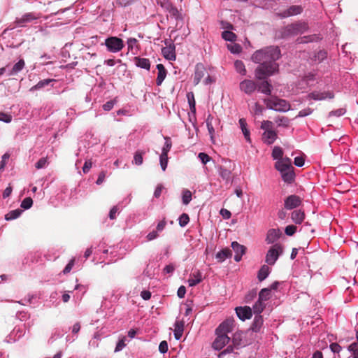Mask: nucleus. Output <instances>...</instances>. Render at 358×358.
<instances>
[{"instance_id": "obj_17", "label": "nucleus", "mask_w": 358, "mask_h": 358, "mask_svg": "<svg viewBox=\"0 0 358 358\" xmlns=\"http://www.w3.org/2000/svg\"><path fill=\"white\" fill-rule=\"evenodd\" d=\"M206 73V70L203 64H197L196 65L194 76V83L195 85H197L200 83L201 79L204 77Z\"/></svg>"}, {"instance_id": "obj_53", "label": "nucleus", "mask_w": 358, "mask_h": 358, "mask_svg": "<svg viewBox=\"0 0 358 358\" xmlns=\"http://www.w3.org/2000/svg\"><path fill=\"white\" fill-rule=\"evenodd\" d=\"M257 296V290L252 289L245 296V301L246 303H250Z\"/></svg>"}, {"instance_id": "obj_22", "label": "nucleus", "mask_w": 358, "mask_h": 358, "mask_svg": "<svg viewBox=\"0 0 358 358\" xmlns=\"http://www.w3.org/2000/svg\"><path fill=\"white\" fill-rule=\"evenodd\" d=\"M232 252L228 248H224L216 254V259L217 262L221 263L223 262L227 258L231 257Z\"/></svg>"}, {"instance_id": "obj_5", "label": "nucleus", "mask_w": 358, "mask_h": 358, "mask_svg": "<svg viewBox=\"0 0 358 358\" xmlns=\"http://www.w3.org/2000/svg\"><path fill=\"white\" fill-rule=\"evenodd\" d=\"M105 45L108 51L113 53L120 52L124 47L122 39L116 36H110L107 38L105 40Z\"/></svg>"}, {"instance_id": "obj_42", "label": "nucleus", "mask_w": 358, "mask_h": 358, "mask_svg": "<svg viewBox=\"0 0 358 358\" xmlns=\"http://www.w3.org/2000/svg\"><path fill=\"white\" fill-rule=\"evenodd\" d=\"M219 173L223 180H226L227 182L230 180L231 173L229 169L220 167L219 169Z\"/></svg>"}, {"instance_id": "obj_54", "label": "nucleus", "mask_w": 358, "mask_h": 358, "mask_svg": "<svg viewBox=\"0 0 358 358\" xmlns=\"http://www.w3.org/2000/svg\"><path fill=\"white\" fill-rule=\"evenodd\" d=\"M327 56V53L324 50H319L315 55V60L322 62L323 61Z\"/></svg>"}, {"instance_id": "obj_38", "label": "nucleus", "mask_w": 358, "mask_h": 358, "mask_svg": "<svg viewBox=\"0 0 358 358\" xmlns=\"http://www.w3.org/2000/svg\"><path fill=\"white\" fill-rule=\"evenodd\" d=\"M222 38L227 41L234 42L236 40V35L230 31H224L222 33Z\"/></svg>"}, {"instance_id": "obj_52", "label": "nucleus", "mask_w": 358, "mask_h": 358, "mask_svg": "<svg viewBox=\"0 0 358 358\" xmlns=\"http://www.w3.org/2000/svg\"><path fill=\"white\" fill-rule=\"evenodd\" d=\"M52 80L51 79H45L43 80L39 81L36 85H34L32 89L34 90H40L45 86L48 85L50 82H52Z\"/></svg>"}, {"instance_id": "obj_33", "label": "nucleus", "mask_w": 358, "mask_h": 358, "mask_svg": "<svg viewBox=\"0 0 358 358\" xmlns=\"http://www.w3.org/2000/svg\"><path fill=\"white\" fill-rule=\"evenodd\" d=\"M271 295V289L264 288L259 293V299L264 302L270 299Z\"/></svg>"}, {"instance_id": "obj_58", "label": "nucleus", "mask_w": 358, "mask_h": 358, "mask_svg": "<svg viewBox=\"0 0 358 358\" xmlns=\"http://www.w3.org/2000/svg\"><path fill=\"white\" fill-rule=\"evenodd\" d=\"M275 163H280V165H283L285 167L292 166V161L289 157H282L280 160L277 161Z\"/></svg>"}, {"instance_id": "obj_15", "label": "nucleus", "mask_w": 358, "mask_h": 358, "mask_svg": "<svg viewBox=\"0 0 358 358\" xmlns=\"http://www.w3.org/2000/svg\"><path fill=\"white\" fill-rule=\"evenodd\" d=\"M236 313L238 318L243 321L251 318L252 315V308L249 306L237 307Z\"/></svg>"}, {"instance_id": "obj_19", "label": "nucleus", "mask_w": 358, "mask_h": 358, "mask_svg": "<svg viewBox=\"0 0 358 358\" xmlns=\"http://www.w3.org/2000/svg\"><path fill=\"white\" fill-rule=\"evenodd\" d=\"M203 280L202 273L199 270H197L190 275L188 280L189 287H194L200 283Z\"/></svg>"}, {"instance_id": "obj_31", "label": "nucleus", "mask_w": 358, "mask_h": 358, "mask_svg": "<svg viewBox=\"0 0 358 358\" xmlns=\"http://www.w3.org/2000/svg\"><path fill=\"white\" fill-rule=\"evenodd\" d=\"M166 8L171 17L175 18L176 20H178L180 17L178 10L172 4L168 3Z\"/></svg>"}, {"instance_id": "obj_32", "label": "nucleus", "mask_w": 358, "mask_h": 358, "mask_svg": "<svg viewBox=\"0 0 358 358\" xmlns=\"http://www.w3.org/2000/svg\"><path fill=\"white\" fill-rule=\"evenodd\" d=\"M318 38V37L316 35H310V36H305L303 37H299L296 39V43L299 44L301 43H307L309 42H313L314 41H316Z\"/></svg>"}, {"instance_id": "obj_7", "label": "nucleus", "mask_w": 358, "mask_h": 358, "mask_svg": "<svg viewBox=\"0 0 358 358\" xmlns=\"http://www.w3.org/2000/svg\"><path fill=\"white\" fill-rule=\"evenodd\" d=\"M235 321L232 318H228L223 321L215 329V334L227 335L234 330Z\"/></svg>"}, {"instance_id": "obj_21", "label": "nucleus", "mask_w": 358, "mask_h": 358, "mask_svg": "<svg viewBox=\"0 0 358 358\" xmlns=\"http://www.w3.org/2000/svg\"><path fill=\"white\" fill-rule=\"evenodd\" d=\"M185 322L183 321H176L174 324V337L176 340H180L184 331Z\"/></svg>"}, {"instance_id": "obj_57", "label": "nucleus", "mask_w": 358, "mask_h": 358, "mask_svg": "<svg viewBox=\"0 0 358 358\" xmlns=\"http://www.w3.org/2000/svg\"><path fill=\"white\" fill-rule=\"evenodd\" d=\"M0 121L10 123L12 121V115L8 113L0 112Z\"/></svg>"}, {"instance_id": "obj_63", "label": "nucleus", "mask_w": 358, "mask_h": 358, "mask_svg": "<svg viewBox=\"0 0 358 358\" xmlns=\"http://www.w3.org/2000/svg\"><path fill=\"white\" fill-rule=\"evenodd\" d=\"M168 343L166 341H163L159 343V351L161 353H166L168 351Z\"/></svg>"}, {"instance_id": "obj_60", "label": "nucleus", "mask_w": 358, "mask_h": 358, "mask_svg": "<svg viewBox=\"0 0 358 358\" xmlns=\"http://www.w3.org/2000/svg\"><path fill=\"white\" fill-rule=\"evenodd\" d=\"M198 157L203 164H206L211 159L209 155L204 152H200L198 155Z\"/></svg>"}, {"instance_id": "obj_48", "label": "nucleus", "mask_w": 358, "mask_h": 358, "mask_svg": "<svg viewBox=\"0 0 358 358\" xmlns=\"http://www.w3.org/2000/svg\"><path fill=\"white\" fill-rule=\"evenodd\" d=\"M165 143L162 148V153H165V155H168V152L170 151L171 147H172V142L171 141V138L169 137H165Z\"/></svg>"}, {"instance_id": "obj_41", "label": "nucleus", "mask_w": 358, "mask_h": 358, "mask_svg": "<svg viewBox=\"0 0 358 358\" xmlns=\"http://www.w3.org/2000/svg\"><path fill=\"white\" fill-rule=\"evenodd\" d=\"M233 345L238 348L242 345V335L240 333H235L232 337Z\"/></svg>"}, {"instance_id": "obj_35", "label": "nucleus", "mask_w": 358, "mask_h": 358, "mask_svg": "<svg viewBox=\"0 0 358 358\" xmlns=\"http://www.w3.org/2000/svg\"><path fill=\"white\" fill-rule=\"evenodd\" d=\"M234 66H235V69H236V71L243 75V76H245L246 74V69H245V65L243 64V62L241 60H236L235 62H234Z\"/></svg>"}, {"instance_id": "obj_39", "label": "nucleus", "mask_w": 358, "mask_h": 358, "mask_svg": "<svg viewBox=\"0 0 358 358\" xmlns=\"http://www.w3.org/2000/svg\"><path fill=\"white\" fill-rule=\"evenodd\" d=\"M272 157L274 159L280 160L283 157L282 149L279 146H275L272 151Z\"/></svg>"}, {"instance_id": "obj_23", "label": "nucleus", "mask_w": 358, "mask_h": 358, "mask_svg": "<svg viewBox=\"0 0 358 358\" xmlns=\"http://www.w3.org/2000/svg\"><path fill=\"white\" fill-rule=\"evenodd\" d=\"M239 124H240V127L242 130V132L244 135V137L245 138V140L250 143L251 142V138H250V131L249 129H248V124L246 122V120L244 118H241L239 120Z\"/></svg>"}, {"instance_id": "obj_2", "label": "nucleus", "mask_w": 358, "mask_h": 358, "mask_svg": "<svg viewBox=\"0 0 358 358\" xmlns=\"http://www.w3.org/2000/svg\"><path fill=\"white\" fill-rule=\"evenodd\" d=\"M308 25L306 22L296 21L287 24L280 30V36L283 38H290L299 34H302L308 30Z\"/></svg>"}, {"instance_id": "obj_46", "label": "nucleus", "mask_w": 358, "mask_h": 358, "mask_svg": "<svg viewBox=\"0 0 358 358\" xmlns=\"http://www.w3.org/2000/svg\"><path fill=\"white\" fill-rule=\"evenodd\" d=\"M261 129L264 131H275L273 129V123L269 120H264L262 122Z\"/></svg>"}, {"instance_id": "obj_40", "label": "nucleus", "mask_w": 358, "mask_h": 358, "mask_svg": "<svg viewBox=\"0 0 358 358\" xmlns=\"http://www.w3.org/2000/svg\"><path fill=\"white\" fill-rule=\"evenodd\" d=\"M144 154H145V152L143 151H141V150H137L135 152L134 157V163L136 165L139 166L143 164V156Z\"/></svg>"}, {"instance_id": "obj_10", "label": "nucleus", "mask_w": 358, "mask_h": 358, "mask_svg": "<svg viewBox=\"0 0 358 358\" xmlns=\"http://www.w3.org/2000/svg\"><path fill=\"white\" fill-rule=\"evenodd\" d=\"M216 338L213 343V348L216 350L222 349L230 341V338L227 335L222 334H215Z\"/></svg>"}, {"instance_id": "obj_24", "label": "nucleus", "mask_w": 358, "mask_h": 358, "mask_svg": "<svg viewBox=\"0 0 358 358\" xmlns=\"http://www.w3.org/2000/svg\"><path fill=\"white\" fill-rule=\"evenodd\" d=\"M135 64L140 68L149 70L150 68V60L147 58H141L139 57H134Z\"/></svg>"}, {"instance_id": "obj_43", "label": "nucleus", "mask_w": 358, "mask_h": 358, "mask_svg": "<svg viewBox=\"0 0 358 358\" xmlns=\"http://www.w3.org/2000/svg\"><path fill=\"white\" fill-rule=\"evenodd\" d=\"M182 199L183 204H189L192 200V192L188 189L183 190Z\"/></svg>"}, {"instance_id": "obj_62", "label": "nucleus", "mask_w": 358, "mask_h": 358, "mask_svg": "<svg viewBox=\"0 0 358 358\" xmlns=\"http://www.w3.org/2000/svg\"><path fill=\"white\" fill-rule=\"evenodd\" d=\"M345 113V109L339 108V109L331 111L329 113V117H331V116L339 117V116L343 115Z\"/></svg>"}, {"instance_id": "obj_59", "label": "nucleus", "mask_w": 358, "mask_h": 358, "mask_svg": "<svg viewBox=\"0 0 358 358\" xmlns=\"http://www.w3.org/2000/svg\"><path fill=\"white\" fill-rule=\"evenodd\" d=\"M126 337L124 336L122 339H120L118 343H117V345L115 349V352H119L122 350L126 345L125 344Z\"/></svg>"}, {"instance_id": "obj_9", "label": "nucleus", "mask_w": 358, "mask_h": 358, "mask_svg": "<svg viewBox=\"0 0 358 358\" xmlns=\"http://www.w3.org/2000/svg\"><path fill=\"white\" fill-rule=\"evenodd\" d=\"M38 18V16L36 15L35 13L30 12L27 13L22 15L20 17H17L15 20V24L17 27H24L27 23H30L32 21L37 20Z\"/></svg>"}, {"instance_id": "obj_37", "label": "nucleus", "mask_w": 358, "mask_h": 358, "mask_svg": "<svg viewBox=\"0 0 358 358\" xmlns=\"http://www.w3.org/2000/svg\"><path fill=\"white\" fill-rule=\"evenodd\" d=\"M213 117L211 115H209L206 120V125H207V128H208L209 134L210 135L211 139L213 138V136L215 134V129L213 126Z\"/></svg>"}, {"instance_id": "obj_25", "label": "nucleus", "mask_w": 358, "mask_h": 358, "mask_svg": "<svg viewBox=\"0 0 358 358\" xmlns=\"http://www.w3.org/2000/svg\"><path fill=\"white\" fill-rule=\"evenodd\" d=\"M263 322L262 316L261 315H256L251 326V329L255 332L259 331L263 324Z\"/></svg>"}, {"instance_id": "obj_45", "label": "nucleus", "mask_w": 358, "mask_h": 358, "mask_svg": "<svg viewBox=\"0 0 358 358\" xmlns=\"http://www.w3.org/2000/svg\"><path fill=\"white\" fill-rule=\"evenodd\" d=\"M228 50L234 54L240 53L242 50V47L237 43L227 45Z\"/></svg>"}, {"instance_id": "obj_18", "label": "nucleus", "mask_w": 358, "mask_h": 358, "mask_svg": "<svg viewBox=\"0 0 358 358\" xmlns=\"http://www.w3.org/2000/svg\"><path fill=\"white\" fill-rule=\"evenodd\" d=\"M277 138L278 134L275 131H266L262 134V141L268 145L273 143Z\"/></svg>"}, {"instance_id": "obj_1", "label": "nucleus", "mask_w": 358, "mask_h": 358, "mask_svg": "<svg viewBox=\"0 0 358 358\" xmlns=\"http://www.w3.org/2000/svg\"><path fill=\"white\" fill-rule=\"evenodd\" d=\"M280 50L277 46H270L257 50L252 59L260 65L255 69V77L264 80L278 71V64L275 62L280 57Z\"/></svg>"}, {"instance_id": "obj_12", "label": "nucleus", "mask_w": 358, "mask_h": 358, "mask_svg": "<svg viewBox=\"0 0 358 358\" xmlns=\"http://www.w3.org/2000/svg\"><path fill=\"white\" fill-rule=\"evenodd\" d=\"M301 203V199L299 196L290 195L287 196L284 202V206L287 210H291L299 206Z\"/></svg>"}, {"instance_id": "obj_27", "label": "nucleus", "mask_w": 358, "mask_h": 358, "mask_svg": "<svg viewBox=\"0 0 358 358\" xmlns=\"http://www.w3.org/2000/svg\"><path fill=\"white\" fill-rule=\"evenodd\" d=\"M25 66L24 60L21 59L16 64H14L11 71L9 73V76H14L21 71Z\"/></svg>"}, {"instance_id": "obj_14", "label": "nucleus", "mask_w": 358, "mask_h": 358, "mask_svg": "<svg viewBox=\"0 0 358 358\" xmlns=\"http://www.w3.org/2000/svg\"><path fill=\"white\" fill-rule=\"evenodd\" d=\"M231 248L235 252L234 260L237 262L241 260L242 256L245 253L246 248L236 241L231 243Z\"/></svg>"}, {"instance_id": "obj_30", "label": "nucleus", "mask_w": 358, "mask_h": 358, "mask_svg": "<svg viewBox=\"0 0 358 358\" xmlns=\"http://www.w3.org/2000/svg\"><path fill=\"white\" fill-rule=\"evenodd\" d=\"M266 304L264 303V302L260 301V299H258L257 301L253 306L252 310L255 314L260 315V313L264 310Z\"/></svg>"}, {"instance_id": "obj_11", "label": "nucleus", "mask_w": 358, "mask_h": 358, "mask_svg": "<svg viewBox=\"0 0 358 358\" xmlns=\"http://www.w3.org/2000/svg\"><path fill=\"white\" fill-rule=\"evenodd\" d=\"M303 11V8L299 5H294L289 7L287 9L281 13H278V15L281 18H286L290 16L301 14Z\"/></svg>"}, {"instance_id": "obj_13", "label": "nucleus", "mask_w": 358, "mask_h": 358, "mask_svg": "<svg viewBox=\"0 0 358 358\" xmlns=\"http://www.w3.org/2000/svg\"><path fill=\"white\" fill-rule=\"evenodd\" d=\"M334 94L329 91L327 92H313L308 95V98L315 101H322L326 99H333Z\"/></svg>"}, {"instance_id": "obj_64", "label": "nucleus", "mask_w": 358, "mask_h": 358, "mask_svg": "<svg viewBox=\"0 0 358 358\" xmlns=\"http://www.w3.org/2000/svg\"><path fill=\"white\" fill-rule=\"evenodd\" d=\"M10 155L8 153H5L2 156V159L0 164V171H3L4 169V167L6 164V161L9 159Z\"/></svg>"}, {"instance_id": "obj_36", "label": "nucleus", "mask_w": 358, "mask_h": 358, "mask_svg": "<svg viewBox=\"0 0 358 358\" xmlns=\"http://www.w3.org/2000/svg\"><path fill=\"white\" fill-rule=\"evenodd\" d=\"M283 181L287 183H292L294 180L295 174L294 170L289 171L281 176Z\"/></svg>"}, {"instance_id": "obj_56", "label": "nucleus", "mask_w": 358, "mask_h": 358, "mask_svg": "<svg viewBox=\"0 0 358 358\" xmlns=\"http://www.w3.org/2000/svg\"><path fill=\"white\" fill-rule=\"evenodd\" d=\"M48 164L47 157L41 158L35 164V166L37 169H41L45 168Z\"/></svg>"}, {"instance_id": "obj_20", "label": "nucleus", "mask_w": 358, "mask_h": 358, "mask_svg": "<svg viewBox=\"0 0 358 358\" xmlns=\"http://www.w3.org/2000/svg\"><path fill=\"white\" fill-rule=\"evenodd\" d=\"M157 69L158 71V73H157V78L156 79V83L158 86H159L162 85V82L164 80V79L166 76L167 71H166L165 67L164 66V65L162 64H158L157 65Z\"/></svg>"}, {"instance_id": "obj_8", "label": "nucleus", "mask_w": 358, "mask_h": 358, "mask_svg": "<svg viewBox=\"0 0 358 358\" xmlns=\"http://www.w3.org/2000/svg\"><path fill=\"white\" fill-rule=\"evenodd\" d=\"M257 88V84L248 79H245L239 83V89L243 93L251 95Z\"/></svg>"}, {"instance_id": "obj_55", "label": "nucleus", "mask_w": 358, "mask_h": 358, "mask_svg": "<svg viewBox=\"0 0 358 358\" xmlns=\"http://www.w3.org/2000/svg\"><path fill=\"white\" fill-rule=\"evenodd\" d=\"M187 98L188 99V102L189 104V107L191 110H195V100H194V96L192 92H189L187 94Z\"/></svg>"}, {"instance_id": "obj_29", "label": "nucleus", "mask_w": 358, "mask_h": 358, "mask_svg": "<svg viewBox=\"0 0 358 358\" xmlns=\"http://www.w3.org/2000/svg\"><path fill=\"white\" fill-rule=\"evenodd\" d=\"M270 273V268L267 265H263L258 271L257 278L262 282L265 280Z\"/></svg>"}, {"instance_id": "obj_3", "label": "nucleus", "mask_w": 358, "mask_h": 358, "mask_svg": "<svg viewBox=\"0 0 358 358\" xmlns=\"http://www.w3.org/2000/svg\"><path fill=\"white\" fill-rule=\"evenodd\" d=\"M264 102L268 108L279 112H286L291 108V106L287 101L279 99L277 96L264 99Z\"/></svg>"}, {"instance_id": "obj_28", "label": "nucleus", "mask_w": 358, "mask_h": 358, "mask_svg": "<svg viewBox=\"0 0 358 358\" xmlns=\"http://www.w3.org/2000/svg\"><path fill=\"white\" fill-rule=\"evenodd\" d=\"M292 220L296 224H301L305 217L304 213L301 210H294L292 213Z\"/></svg>"}, {"instance_id": "obj_34", "label": "nucleus", "mask_w": 358, "mask_h": 358, "mask_svg": "<svg viewBox=\"0 0 358 358\" xmlns=\"http://www.w3.org/2000/svg\"><path fill=\"white\" fill-rule=\"evenodd\" d=\"M22 212V210L20 209H15V210H11V211L8 212L5 215V219L6 220H15V219L17 218L21 215Z\"/></svg>"}, {"instance_id": "obj_4", "label": "nucleus", "mask_w": 358, "mask_h": 358, "mask_svg": "<svg viewBox=\"0 0 358 358\" xmlns=\"http://www.w3.org/2000/svg\"><path fill=\"white\" fill-rule=\"evenodd\" d=\"M283 252V246L280 243H275L268 250L265 262L268 265H273L279 256Z\"/></svg>"}, {"instance_id": "obj_47", "label": "nucleus", "mask_w": 358, "mask_h": 358, "mask_svg": "<svg viewBox=\"0 0 358 358\" xmlns=\"http://www.w3.org/2000/svg\"><path fill=\"white\" fill-rule=\"evenodd\" d=\"M275 168L280 173L281 176L285 173H288L289 171L294 170L293 166L285 167L283 165H280V163H275Z\"/></svg>"}, {"instance_id": "obj_44", "label": "nucleus", "mask_w": 358, "mask_h": 358, "mask_svg": "<svg viewBox=\"0 0 358 358\" xmlns=\"http://www.w3.org/2000/svg\"><path fill=\"white\" fill-rule=\"evenodd\" d=\"M275 122L277 123L278 127H287L289 126V120L287 117H278L275 119Z\"/></svg>"}, {"instance_id": "obj_50", "label": "nucleus", "mask_w": 358, "mask_h": 358, "mask_svg": "<svg viewBox=\"0 0 358 358\" xmlns=\"http://www.w3.org/2000/svg\"><path fill=\"white\" fill-rule=\"evenodd\" d=\"M32 204H33L32 199L31 197H26L22 201L20 206H21V208L27 210V209H29L32 206Z\"/></svg>"}, {"instance_id": "obj_49", "label": "nucleus", "mask_w": 358, "mask_h": 358, "mask_svg": "<svg viewBox=\"0 0 358 358\" xmlns=\"http://www.w3.org/2000/svg\"><path fill=\"white\" fill-rule=\"evenodd\" d=\"M179 225L182 227L186 226L189 222V217L187 213H182L178 219Z\"/></svg>"}, {"instance_id": "obj_61", "label": "nucleus", "mask_w": 358, "mask_h": 358, "mask_svg": "<svg viewBox=\"0 0 358 358\" xmlns=\"http://www.w3.org/2000/svg\"><path fill=\"white\" fill-rule=\"evenodd\" d=\"M296 231V227L294 225H288L285 227V232L287 236H292Z\"/></svg>"}, {"instance_id": "obj_6", "label": "nucleus", "mask_w": 358, "mask_h": 358, "mask_svg": "<svg viewBox=\"0 0 358 358\" xmlns=\"http://www.w3.org/2000/svg\"><path fill=\"white\" fill-rule=\"evenodd\" d=\"M166 47L162 49L163 56L168 60L174 61L176 58V46L171 41L165 40Z\"/></svg>"}, {"instance_id": "obj_16", "label": "nucleus", "mask_w": 358, "mask_h": 358, "mask_svg": "<svg viewBox=\"0 0 358 358\" xmlns=\"http://www.w3.org/2000/svg\"><path fill=\"white\" fill-rule=\"evenodd\" d=\"M282 235V232L279 229H271L268 231L266 242L268 244H272L278 241Z\"/></svg>"}, {"instance_id": "obj_51", "label": "nucleus", "mask_w": 358, "mask_h": 358, "mask_svg": "<svg viewBox=\"0 0 358 358\" xmlns=\"http://www.w3.org/2000/svg\"><path fill=\"white\" fill-rule=\"evenodd\" d=\"M168 164V155L162 153L160 155V165L163 171H165Z\"/></svg>"}, {"instance_id": "obj_26", "label": "nucleus", "mask_w": 358, "mask_h": 358, "mask_svg": "<svg viewBox=\"0 0 358 358\" xmlns=\"http://www.w3.org/2000/svg\"><path fill=\"white\" fill-rule=\"evenodd\" d=\"M257 89L263 94L271 95L272 85L268 81H264L257 85Z\"/></svg>"}]
</instances>
